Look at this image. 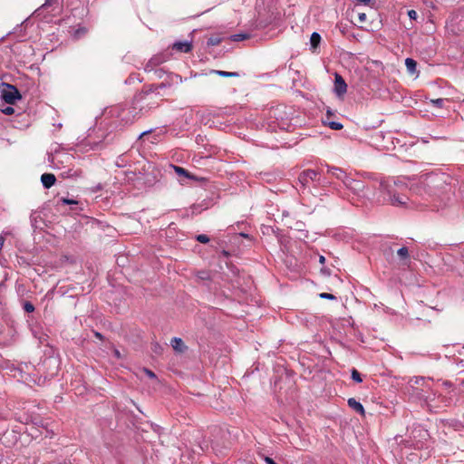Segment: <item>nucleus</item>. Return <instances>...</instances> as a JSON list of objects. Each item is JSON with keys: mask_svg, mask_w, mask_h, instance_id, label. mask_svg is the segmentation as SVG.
I'll return each instance as SVG.
<instances>
[{"mask_svg": "<svg viewBox=\"0 0 464 464\" xmlns=\"http://www.w3.org/2000/svg\"><path fill=\"white\" fill-rule=\"evenodd\" d=\"M408 190H412V187L409 188L408 184L400 179H374L369 200L379 205L405 206L409 200V196L406 193Z\"/></svg>", "mask_w": 464, "mask_h": 464, "instance_id": "f257e3e1", "label": "nucleus"}, {"mask_svg": "<svg viewBox=\"0 0 464 464\" xmlns=\"http://www.w3.org/2000/svg\"><path fill=\"white\" fill-rule=\"evenodd\" d=\"M448 188L449 185L443 174L426 173L420 177L416 187L412 188V190L416 193H421V190H424L430 195L440 196L444 193Z\"/></svg>", "mask_w": 464, "mask_h": 464, "instance_id": "f03ea898", "label": "nucleus"}, {"mask_svg": "<svg viewBox=\"0 0 464 464\" xmlns=\"http://www.w3.org/2000/svg\"><path fill=\"white\" fill-rule=\"evenodd\" d=\"M143 95L139 94L134 97L131 105L127 109L122 111L123 113L130 114V117L123 116V119L128 121L134 120L137 117H140L146 112H148L151 108L158 107V103L153 102L150 106L142 105Z\"/></svg>", "mask_w": 464, "mask_h": 464, "instance_id": "7ed1b4c3", "label": "nucleus"}, {"mask_svg": "<svg viewBox=\"0 0 464 464\" xmlns=\"http://www.w3.org/2000/svg\"><path fill=\"white\" fill-rule=\"evenodd\" d=\"M0 97L3 102L10 105H14L17 101L22 100L18 89L14 85L6 82L0 84Z\"/></svg>", "mask_w": 464, "mask_h": 464, "instance_id": "20e7f679", "label": "nucleus"}, {"mask_svg": "<svg viewBox=\"0 0 464 464\" xmlns=\"http://www.w3.org/2000/svg\"><path fill=\"white\" fill-rule=\"evenodd\" d=\"M347 188L352 190L355 195L369 199L372 192V187H366L363 181L349 178L344 184Z\"/></svg>", "mask_w": 464, "mask_h": 464, "instance_id": "39448f33", "label": "nucleus"}, {"mask_svg": "<svg viewBox=\"0 0 464 464\" xmlns=\"http://www.w3.org/2000/svg\"><path fill=\"white\" fill-rule=\"evenodd\" d=\"M298 181L301 183L303 188H306L310 181L317 182L319 186H324L325 181L322 180L319 177V172L314 169H306L300 173Z\"/></svg>", "mask_w": 464, "mask_h": 464, "instance_id": "423d86ee", "label": "nucleus"}, {"mask_svg": "<svg viewBox=\"0 0 464 464\" xmlns=\"http://www.w3.org/2000/svg\"><path fill=\"white\" fill-rule=\"evenodd\" d=\"M167 57L164 54H157L151 57L144 66V71L150 72L153 69L158 68L161 63L166 62Z\"/></svg>", "mask_w": 464, "mask_h": 464, "instance_id": "0eeeda50", "label": "nucleus"}, {"mask_svg": "<svg viewBox=\"0 0 464 464\" xmlns=\"http://www.w3.org/2000/svg\"><path fill=\"white\" fill-rule=\"evenodd\" d=\"M326 171L327 173H330L337 179L342 180L343 184H345L346 179H349L350 178L343 169L338 167L326 165Z\"/></svg>", "mask_w": 464, "mask_h": 464, "instance_id": "6e6552de", "label": "nucleus"}, {"mask_svg": "<svg viewBox=\"0 0 464 464\" xmlns=\"http://www.w3.org/2000/svg\"><path fill=\"white\" fill-rule=\"evenodd\" d=\"M334 92L338 96L343 95L347 92V84L345 81L337 73L335 74L334 79Z\"/></svg>", "mask_w": 464, "mask_h": 464, "instance_id": "1a4fd4ad", "label": "nucleus"}, {"mask_svg": "<svg viewBox=\"0 0 464 464\" xmlns=\"http://www.w3.org/2000/svg\"><path fill=\"white\" fill-rule=\"evenodd\" d=\"M430 386H428V388L414 387L413 390H411V394L420 400L427 401L429 399H430Z\"/></svg>", "mask_w": 464, "mask_h": 464, "instance_id": "9d476101", "label": "nucleus"}, {"mask_svg": "<svg viewBox=\"0 0 464 464\" xmlns=\"http://www.w3.org/2000/svg\"><path fill=\"white\" fill-rule=\"evenodd\" d=\"M397 255L402 266H409L411 263L409 249L406 246H402L397 250Z\"/></svg>", "mask_w": 464, "mask_h": 464, "instance_id": "9b49d317", "label": "nucleus"}, {"mask_svg": "<svg viewBox=\"0 0 464 464\" xmlns=\"http://www.w3.org/2000/svg\"><path fill=\"white\" fill-rule=\"evenodd\" d=\"M172 49L180 53H189L192 50L191 42H176L172 44Z\"/></svg>", "mask_w": 464, "mask_h": 464, "instance_id": "f8f14e48", "label": "nucleus"}, {"mask_svg": "<svg viewBox=\"0 0 464 464\" xmlns=\"http://www.w3.org/2000/svg\"><path fill=\"white\" fill-rule=\"evenodd\" d=\"M55 181L56 178L52 173H44L41 176V182L45 188H50L52 186L54 185Z\"/></svg>", "mask_w": 464, "mask_h": 464, "instance_id": "ddd939ff", "label": "nucleus"}, {"mask_svg": "<svg viewBox=\"0 0 464 464\" xmlns=\"http://www.w3.org/2000/svg\"><path fill=\"white\" fill-rule=\"evenodd\" d=\"M170 344L172 348L179 353H183L187 349L182 339L179 337H173L170 341Z\"/></svg>", "mask_w": 464, "mask_h": 464, "instance_id": "4468645a", "label": "nucleus"}, {"mask_svg": "<svg viewBox=\"0 0 464 464\" xmlns=\"http://www.w3.org/2000/svg\"><path fill=\"white\" fill-rule=\"evenodd\" d=\"M409 383L411 384V390H413L414 387H424L428 388L429 384L428 382L423 377H412Z\"/></svg>", "mask_w": 464, "mask_h": 464, "instance_id": "2eb2a0df", "label": "nucleus"}, {"mask_svg": "<svg viewBox=\"0 0 464 464\" xmlns=\"http://www.w3.org/2000/svg\"><path fill=\"white\" fill-rule=\"evenodd\" d=\"M348 405L353 411H355L357 413H359L361 415L365 414L364 408H363L362 404L361 402H359L358 401H356L354 398H350L348 400Z\"/></svg>", "mask_w": 464, "mask_h": 464, "instance_id": "dca6fc26", "label": "nucleus"}, {"mask_svg": "<svg viewBox=\"0 0 464 464\" xmlns=\"http://www.w3.org/2000/svg\"><path fill=\"white\" fill-rule=\"evenodd\" d=\"M320 42H321V35L318 33L314 32L310 37V44H311V49L313 50V52H314L316 50V48L319 46Z\"/></svg>", "mask_w": 464, "mask_h": 464, "instance_id": "f3484780", "label": "nucleus"}, {"mask_svg": "<svg viewBox=\"0 0 464 464\" xmlns=\"http://www.w3.org/2000/svg\"><path fill=\"white\" fill-rule=\"evenodd\" d=\"M171 167L173 168V169L175 170V172L178 175L184 176L188 179H196V178L192 174H190L187 169H185L179 166H175V165H171Z\"/></svg>", "mask_w": 464, "mask_h": 464, "instance_id": "a211bd4d", "label": "nucleus"}, {"mask_svg": "<svg viewBox=\"0 0 464 464\" xmlns=\"http://www.w3.org/2000/svg\"><path fill=\"white\" fill-rule=\"evenodd\" d=\"M405 65H406L407 71L411 74H413L416 72L417 62L415 60H413L412 58H406Z\"/></svg>", "mask_w": 464, "mask_h": 464, "instance_id": "6ab92c4d", "label": "nucleus"}, {"mask_svg": "<svg viewBox=\"0 0 464 464\" xmlns=\"http://www.w3.org/2000/svg\"><path fill=\"white\" fill-rule=\"evenodd\" d=\"M213 72L221 77H239V73L237 72H226V71L215 70V71H213Z\"/></svg>", "mask_w": 464, "mask_h": 464, "instance_id": "aec40b11", "label": "nucleus"}, {"mask_svg": "<svg viewBox=\"0 0 464 464\" xmlns=\"http://www.w3.org/2000/svg\"><path fill=\"white\" fill-rule=\"evenodd\" d=\"M221 42H222L221 37H219L218 35H212L208 39L207 45L208 46H217V45L220 44Z\"/></svg>", "mask_w": 464, "mask_h": 464, "instance_id": "412c9836", "label": "nucleus"}, {"mask_svg": "<svg viewBox=\"0 0 464 464\" xmlns=\"http://www.w3.org/2000/svg\"><path fill=\"white\" fill-rule=\"evenodd\" d=\"M324 123L327 126H329L332 130H340L343 129V124L340 123V122H337V121H324Z\"/></svg>", "mask_w": 464, "mask_h": 464, "instance_id": "4be33fe9", "label": "nucleus"}, {"mask_svg": "<svg viewBox=\"0 0 464 464\" xmlns=\"http://www.w3.org/2000/svg\"><path fill=\"white\" fill-rule=\"evenodd\" d=\"M168 79L171 82V84L173 82H182V78L180 75L172 73V72L168 73Z\"/></svg>", "mask_w": 464, "mask_h": 464, "instance_id": "5701e85b", "label": "nucleus"}, {"mask_svg": "<svg viewBox=\"0 0 464 464\" xmlns=\"http://www.w3.org/2000/svg\"><path fill=\"white\" fill-rule=\"evenodd\" d=\"M150 72H153L159 79L162 78L165 74L168 75L167 72L163 68L160 67L153 69Z\"/></svg>", "mask_w": 464, "mask_h": 464, "instance_id": "b1692460", "label": "nucleus"}, {"mask_svg": "<svg viewBox=\"0 0 464 464\" xmlns=\"http://www.w3.org/2000/svg\"><path fill=\"white\" fill-rule=\"evenodd\" d=\"M351 377H352V379H353L354 382H358V383H360V382H362V377H361V374H360V372H359L356 369H353V370H352Z\"/></svg>", "mask_w": 464, "mask_h": 464, "instance_id": "393cba45", "label": "nucleus"}, {"mask_svg": "<svg viewBox=\"0 0 464 464\" xmlns=\"http://www.w3.org/2000/svg\"><path fill=\"white\" fill-rule=\"evenodd\" d=\"M23 308L26 313H33L34 311V305L29 301L24 302Z\"/></svg>", "mask_w": 464, "mask_h": 464, "instance_id": "a878e982", "label": "nucleus"}, {"mask_svg": "<svg viewBox=\"0 0 464 464\" xmlns=\"http://www.w3.org/2000/svg\"><path fill=\"white\" fill-rule=\"evenodd\" d=\"M230 38L234 42H239V41H243V40L246 39L247 35L245 34H236L231 35Z\"/></svg>", "mask_w": 464, "mask_h": 464, "instance_id": "bb28decb", "label": "nucleus"}, {"mask_svg": "<svg viewBox=\"0 0 464 464\" xmlns=\"http://www.w3.org/2000/svg\"><path fill=\"white\" fill-rule=\"evenodd\" d=\"M156 85L155 84H151L150 86L147 87V89H145L140 94L143 95V99L145 98L146 95L157 91L158 89H155Z\"/></svg>", "mask_w": 464, "mask_h": 464, "instance_id": "cd10ccee", "label": "nucleus"}, {"mask_svg": "<svg viewBox=\"0 0 464 464\" xmlns=\"http://www.w3.org/2000/svg\"><path fill=\"white\" fill-rule=\"evenodd\" d=\"M196 239H197V241H198L202 244H206V243L209 242V237L205 234L198 235L196 237Z\"/></svg>", "mask_w": 464, "mask_h": 464, "instance_id": "c85d7f7f", "label": "nucleus"}, {"mask_svg": "<svg viewBox=\"0 0 464 464\" xmlns=\"http://www.w3.org/2000/svg\"><path fill=\"white\" fill-rule=\"evenodd\" d=\"M430 102L434 106H436L438 108H441L444 105L445 100L441 99V98H439V99L431 100Z\"/></svg>", "mask_w": 464, "mask_h": 464, "instance_id": "c756f323", "label": "nucleus"}, {"mask_svg": "<svg viewBox=\"0 0 464 464\" xmlns=\"http://www.w3.org/2000/svg\"><path fill=\"white\" fill-rule=\"evenodd\" d=\"M1 111L5 115H12L14 113V109L9 105L5 108H2Z\"/></svg>", "mask_w": 464, "mask_h": 464, "instance_id": "7c9ffc66", "label": "nucleus"}, {"mask_svg": "<svg viewBox=\"0 0 464 464\" xmlns=\"http://www.w3.org/2000/svg\"><path fill=\"white\" fill-rule=\"evenodd\" d=\"M319 296L322 299H328V300H335L336 299L335 295L329 294V293H321L319 295Z\"/></svg>", "mask_w": 464, "mask_h": 464, "instance_id": "2f4dec72", "label": "nucleus"}, {"mask_svg": "<svg viewBox=\"0 0 464 464\" xmlns=\"http://www.w3.org/2000/svg\"><path fill=\"white\" fill-rule=\"evenodd\" d=\"M171 85V82L169 81V79H167L165 82L160 83V84H157L155 89H163V88H166V87H169Z\"/></svg>", "mask_w": 464, "mask_h": 464, "instance_id": "473e14b6", "label": "nucleus"}, {"mask_svg": "<svg viewBox=\"0 0 464 464\" xmlns=\"http://www.w3.org/2000/svg\"><path fill=\"white\" fill-rule=\"evenodd\" d=\"M408 16L410 17V19L411 20H416L417 17H418V14L415 10H409L408 11Z\"/></svg>", "mask_w": 464, "mask_h": 464, "instance_id": "72a5a7b5", "label": "nucleus"}, {"mask_svg": "<svg viewBox=\"0 0 464 464\" xmlns=\"http://www.w3.org/2000/svg\"><path fill=\"white\" fill-rule=\"evenodd\" d=\"M61 201L65 204V205H72V204H77V201L74 200V199H69V198H63L61 199Z\"/></svg>", "mask_w": 464, "mask_h": 464, "instance_id": "f704fd0d", "label": "nucleus"}, {"mask_svg": "<svg viewBox=\"0 0 464 464\" xmlns=\"http://www.w3.org/2000/svg\"><path fill=\"white\" fill-rule=\"evenodd\" d=\"M266 464H276V462L270 457L261 456Z\"/></svg>", "mask_w": 464, "mask_h": 464, "instance_id": "c9c22d12", "label": "nucleus"}, {"mask_svg": "<svg viewBox=\"0 0 464 464\" xmlns=\"http://www.w3.org/2000/svg\"><path fill=\"white\" fill-rule=\"evenodd\" d=\"M235 464H253V462L251 460L239 459L235 462Z\"/></svg>", "mask_w": 464, "mask_h": 464, "instance_id": "e433bc0d", "label": "nucleus"}, {"mask_svg": "<svg viewBox=\"0 0 464 464\" xmlns=\"http://www.w3.org/2000/svg\"><path fill=\"white\" fill-rule=\"evenodd\" d=\"M358 18L361 23H364L366 21V14L364 13H361L358 15Z\"/></svg>", "mask_w": 464, "mask_h": 464, "instance_id": "4c0bfd02", "label": "nucleus"}, {"mask_svg": "<svg viewBox=\"0 0 464 464\" xmlns=\"http://www.w3.org/2000/svg\"><path fill=\"white\" fill-rule=\"evenodd\" d=\"M321 273L324 274V276H329L331 274V271L329 268L323 267V268H321Z\"/></svg>", "mask_w": 464, "mask_h": 464, "instance_id": "58836bf2", "label": "nucleus"}, {"mask_svg": "<svg viewBox=\"0 0 464 464\" xmlns=\"http://www.w3.org/2000/svg\"><path fill=\"white\" fill-rule=\"evenodd\" d=\"M56 0H45V3L43 5L42 7H47L51 6Z\"/></svg>", "mask_w": 464, "mask_h": 464, "instance_id": "ea45409f", "label": "nucleus"}, {"mask_svg": "<svg viewBox=\"0 0 464 464\" xmlns=\"http://www.w3.org/2000/svg\"><path fill=\"white\" fill-rule=\"evenodd\" d=\"M145 372L150 378H156V375L152 371H150L149 369H145Z\"/></svg>", "mask_w": 464, "mask_h": 464, "instance_id": "a19ab883", "label": "nucleus"}, {"mask_svg": "<svg viewBox=\"0 0 464 464\" xmlns=\"http://www.w3.org/2000/svg\"><path fill=\"white\" fill-rule=\"evenodd\" d=\"M161 349H162V348H161V347H160V345H159L158 343H155V344H154L153 351H154L156 353H160V351H161Z\"/></svg>", "mask_w": 464, "mask_h": 464, "instance_id": "79ce46f5", "label": "nucleus"}, {"mask_svg": "<svg viewBox=\"0 0 464 464\" xmlns=\"http://www.w3.org/2000/svg\"><path fill=\"white\" fill-rule=\"evenodd\" d=\"M442 385L446 388V389H450L452 387V383L450 382V381H444L442 382Z\"/></svg>", "mask_w": 464, "mask_h": 464, "instance_id": "37998d69", "label": "nucleus"}, {"mask_svg": "<svg viewBox=\"0 0 464 464\" xmlns=\"http://www.w3.org/2000/svg\"><path fill=\"white\" fill-rule=\"evenodd\" d=\"M356 4H364L368 5L371 3L372 0H354Z\"/></svg>", "mask_w": 464, "mask_h": 464, "instance_id": "c03bdc74", "label": "nucleus"}, {"mask_svg": "<svg viewBox=\"0 0 464 464\" xmlns=\"http://www.w3.org/2000/svg\"><path fill=\"white\" fill-rule=\"evenodd\" d=\"M5 237L3 235H0V251L2 250L3 248V246H4V243H5Z\"/></svg>", "mask_w": 464, "mask_h": 464, "instance_id": "a18cd8bd", "label": "nucleus"}, {"mask_svg": "<svg viewBox=\"0 0 464 464\" xmlns=\"http://www.w3.org/2000/svg\"><path fill=\"white\" fill-rule=\"evenodd\" d=\"M205 275H206V273H205V272H200L198 276H199L201 279H207V278H208V276H206Z\"/></svg>", "mask_w": 464, "mask_h": 464, "instance_id": "49530a36", "label": "nucleus"}, {"mask_svg": "<svg viewBox=\"0 0 464 464\" xmlns=\"http://www.w3.org/2000/svg\"><path fill=\"white\" fill-rule=\"evenodd\" d=\"M319 262H320V264H324V262H325V257H324V256H319Z\"/></svg>", "mask_w": 464, "mask_h": 464, "instance_id": "de8ad7c7", "label": "nucleus"}, {"mask_svg": "<svg viewBox=\"0 0 464 464\" xmlns=\"http://www.w3.org/2000/svg\"><path fill=\"white\" fill-rule=\"evenodd\" d=\"M332 115H333V114H332L331 111H330V110H327V113H326V120H325V121H328Z\"/></svg>", "mask_w": 464, "mask_h": 464, "instance_id": "09e8293b", "label": "nucleus"}, {"mask_svg": "<svg viewBox=\"0 0 464 464\" xmlns=\"http://www.w3.org/2000/svg\"><path fill=\"white\" fill-rule=\"evenodd\" d=\"M95 334V336H96L97 338H99L100 340H102V339H103V336H102L100 333L95 332V334Z\"/></svg>", "mask_w": 464, "mask_h": 464, "instance_id": "8fccbe9b", "label": "nucleus"}, {"mask_svg": "<svg viewBox=\"0 0 464 464\" xmlns=\"http://www.w3.org/2000/svg\"><path fill=\"white\" fill-rule=\"evenodd\" d=\"M114 354H115L118 358H120V356H121V355H120V352H119L118 350H115V351H114Z\"/></svg>", "mask_w": 464, "mask_h": 464, "instance_id": "3c124183", "label": "nucleus"}, {"mask_svg": "<svg viewBox=\"0 0 464 464\" xmlns=\"http://www.w3.org/2000/svg\"><path fill=\"white\" fill-rule=\"evenodd\" d=\"M224 256H228V253L227 251H224Z\"/></svg>", "mask_w": 464, "mask_h": 464, "instance_id": "603ef678", "label": "nucleus"}, {"mask_svg": "<svg viewBox=\"0 0 464 464\" xmlns=\"http://www.w3.org/2000/svg\"><path fill=\"white\" fill-rule=\"evenodd\" d=\"M463 387H464V380L461 381V383H460Z\"/></svg>", "mask_w": 464, "mask_h": 464, "instance_id": "864d4df0", "label": "nucleus"}]
</instances>
